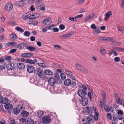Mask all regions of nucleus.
Here are the masks:
<instances>
[{
	"mask_svg": "<svg viewBox=\"0 0 124 124\" xmlns=\"http://www.w3.org/2000/svg\"><path fill=\"white\" fill-rule=\"evenodd\" d=\"M35 71V73L36 75H38L40 78H44L45 76L44 73L41 69L39 68L36 69Z\"/></svg>",
	"mask_w": 124,
	"mask_h": 124,
	"instance_id": "nucleus-1",
	"label": "nucleus"
},
{
	"mask_svg": "<svg viewBox=\"0 0 124 124\" xmlns=\"http://www.w3.org/2000/svg\"><path fill=\"white\" fill-rule=\"evenodd\" d=\"M75 66L78 70L83 73H87L88 72V70L81 64L76 63L75 64Z\"/></svg>",
	"mask_w": 124,
	"mask_h": 124,
	"instance_id": "nucleus-2",
	"label": "nucleus"
},
{
	"mask_svg": "<svg viewBox=\"0 0 124 124\" xmlns=\"http://www.w3.org/2000/svg\"><path fill=\"white\" fill-rule=\"evenodd\" d=\"M13 8V4L11 2H9L7 3L5 5L4 7L5 10L8 12L11 11Z\"/></svg>",
	"mask_w": 124,
	"mask_h": 124,
	"instance_id": "nucleus-3",
	"label": "nucleus"
},
{
	"mask_svg": "<svg viewBox=\"0 0 124 124\" xmlns=\"http://www.w3.org/2000/svg\"><path fill=\"white\" fill-rule=\"evenodd\" d=\"M78 94V96L81 98L85 97L86 95V93L85 90H83L81 87L80 89L79 88L78 89L77 92Z\"/></svg>",
	"mask_w": 124,
	"mask_h": 124,
	"instance_id": "nucleus-4",
	"label": "nucleus"
},
{
	"mask_svg": "<svg viewBox=\"0 0 124 124\" xmlns=\"http://www.w3.org/2000/svg\"><path fill=\"white\" fill-rule=\"evenodd\" d=\"M52 22V19L49 17L44 20L42 22V23L44 25H48L51 24Z\"/></svg>",
	"mask_w": 124,
	"mask_h": 124,
	"instance_id": "nucleus-5",
	"label": "nucleus"
},
{
	"mask_svg": "<svg viewBox=\"0 0 124 124\" xmlns=\"http://www.w3.org/2000/svg\"><path fill=\"white\" fill-rule=\"evenodd\" d=\"M5 108L8 110V112H10L12 110L13 108V105L11 104L8 103L6 104L5 106Z\"/></svg>",
	"mask_w": 124,
	"mask_h": 124,
	"instance_id": "nucleus-6",
	"label": "nucleus"
},
{
	"mask_svg": "<svg viewBox=\"0 0 124 124\" xmlns=\"http://www.w3.org/2000/svg\"><path fill=\"white\" fill-rule=\"evenodd\" d=\"M81 104L83 106L87 105L88 103L87 99L85 97L81 98Z\"/></svg>",
	"mask_w": 124,
	"mask_h": 124,
	"instance_id": "nucleus-7",
	"label": "nucleus"
},
{
	"mask_svg": "<svg viewBox=\"0 0 124 124\" xmlns=\"http://www.w3.org/2000/svg\"><path fill=\"white\" fill-rule=\"evenodd\" d=\"M50 118L48 115H46L44 116L42 118L43 122L46 123H49L50 121Z\"/></svg>",
	"mask_w": 124,
	"mask_h": 124,
	"instance_id": "nucleus-8",
	"label": "nucleus"
},
{
	"mask_svg": "<svg viewBox=\"0 0 124 124\" xmlns=\"http://www.w3.org/2000/svg\"><path fill=\"white\" fill-rule=\"evenodd\" d=\"M6 67L8 70H12L15 68V64L13 63H9L7 65H6Z\"/></svg>",
	"mask_w": 124,
	"mask_h": 124,
	"instance_id": "nucleus-9",
	"label": "nucleus"
},
{
	"mask_svg": "<svg viewBox=\"0 0 124 124\" xmlns=\"http://www.w3.org/2000/svg\"><path fill=\"white\" fill-rule=\"evenodd\" d=\"M27 71L29 73H32L35 71V68L32 66H28L27 69Z\"/></svg>",
	"mask_w": 124,
	"mask_h": 124,
	"instance_id": "nucleus-10",
	"label": "nucleus"
},
{
	"mask_svg": "<svg viewBox=\"0 0 124 124\" xmlns=\"http://www.w3.org/2000/svg\"><path fill=\"white\" fill-rule=\"evenodd\" d=\"M33 54L32 53H23L22 54L21 56L23 57H31L33 56Z\"/></svg>",
	"mask_w": 124,
	"mask_h": 124,
	"instance_id": "nucleus-11",
	"label": "nucleus"
},
{
	"mask_svg": "<svg viewBox=\"0 0 124 124\" xmlns=\"http://www.w3.org/2000/svg\"><path fill=\"white\" fill-rule=\"evenodd\" d=\"M95 94L93 91L88 92L87 93V96L90 101H92V98H93L95 97Z\"/></svg>",
	"mask_w": 124,
	"mask_h": 124,
	"instance_id": "nucleus-12",
	"label": "nucleus"
},
{
	"mask_svg": "<svg viewBox=\"0 0 124 124\" xmlns=\"http://www.w3.org/2000/svg\"><path fill=\"white\" fill-rule=\"evenodd\" d=\"M94 14L91 13L89 14L88 16H87L84 20L85 22H87L91 19L94 18Z\"/></svg>",
	"mask_w": 124,
	"mask_h": 124,
	"instance_id": "nucleus-13",
	"label": "nucleus"
},
{
	"mask_svg": "<svg viewBox=\"0 0 124 124\" xmlns=\"http://www.w3.org/2000/svg\"><path fill=\"white\" fill-rule=\"evenodd\" d=\"M48 84L50 85H53L55 84V80L54 78H51L48 80Z\"/></svg>",
	"mask_w": 124,
	"mask_h": 124,
	"instance_id": "nucleus-14",
	"label": "nucleus"
},
{
	"mask_svg": "<svg viewBox=\"0 0 124 124\" xmlns=\"http://www.w3.org/2000/svg\"><path fill=\"white\" fill-rule=\"evenodd\" d=\"M0 100L1 102L4 104L7 103L8 101V100L7 98L6 97L3 98L1 95H0Z\"/></svg>",
	"mask_w": 124,
	"mask_h": 124,
	"instance_id": "nucleus-15",
	"label": "nucleus"
},
{
	"mask_svg": "<svg viewBox=\"0 0 124 124\" xmlns=\"http://www.w3.org/2000/svg\"><path fill=\"white\" fill-rule=\"evenodd\" d=\"M25 62L29 63L30 64H34L36 62H37V60L36 59H34L33 60L30 59H27L25 60Z\"/></svg>",
	"mask_w": 124,
	"mask_h": 124,
	"instance_id": "nucleus-16",
	"label": "nucleus"
},
{
	"mask_svg": "<svg viewBox=\"0 0 124 124\" xmlns=\"http://www.w3.org/2000/svg\"><path fill=\"white\" fill-rule=\"evenodd\" d=\"M91 119L89 117H87L84 119L82 120L84 124H89Z\"/></svg>",
	"mask_w": 124,
	"mask_h": 124,
	"instance_id": "nucleus-17",
	"label": "nucleus"
},
{
	"mask_svg": "<svg viewBox=\"0 0 124 124\" xmlns=\"http://www.w3.org/2000/svg\"><path fill=\"white\" fill-rule=\"evenodd\" d=\"M116 102L120 105H121L122 103L124 102V100L120 99L119 97H116Z\"/></svg>",
	"mask_w": 124,
	"mask_h": 124,
	"instance_id": "nucleus-18",
	"label": "nucleus"
},
{
	"mask_svg": "<svg viewBox=\"0 0 124 124\" xmlns=\"http://www.w3.org/2000/svg\"><path fill=\"white\" fill-rule=\"evenodd\" d=\"M112 15V13L110 11H108L107 13H106L105 14V17L104 18V20L105 21H107L108 19L109 18L111 15Z\"/></svg>",
	"mask_w": 124,
	"mask_h": 124,
	"instance_id": "nucleus-19",
	"label": "nucleus"
},
{
	"mask_svg": "<svg viewBox=\"0 0 124 124\" xmlns=\"http://www.w3.org/2000/svg\"><path fill=\"white\" fill-rule=\"evenodd\" d=\"M18 66V69L20 70L23 69L25 67V65L23 63H19L17 64Z\"/></svg>",
	"mask_w": 124,
	"mask_h": 124,
	"instance_id": "nucleus-20",
	"label": "nucleus"
},
{
	"mask_svg": "<svg viewBox=\"0 0 124 124\" xmlns=\"http://www.w3.org/2000/svg\"><path fill=\"white\" fill-rule=\"evenodd\" d=\"M71 83V80L69 78H68L64 82V84L67 86H68L70 85Z\"/></svg>",
	"mask_w": 124,
	"mask_h": 124,
	"instance_id": "nucleus-21",
	"label": "nucleus"
},
{
	"mask_svg": "<svg viewBox=\"0 0 124 124\" xmlns=\"http://www.w3.org/2000/svg\"><path fill=\"white\" fill-rule=\"evenodd\" d=\"M26 44L25 43H23L18 45V47L20 49H23L26 46Z\"/></svg>",
	"mask_w": 124,
	"mask_h": 124,
	"instance_id": "nucleus-22",
	"label": "nucleus"
},
{
	"mask_svg": "<svg viewBox=\"0 0 124 124\" xmlns=\"http://www.w3.org/2000/svg\"><path fill=\"white\" fill-rule=\"evenodd\" d=\"M6 67V64L4 62L1 63L0 64V70L5 69Z\"/></svg>",
	"mask_w": 124,
	"mask_h": 124,
	"instance_id": "nucleus-23",
	"label": "nucleus"
},
{
	"mask_svg": "<svg viewBox=\"0 0 124 124\" xmlns=\"http://www.w3.org/2000/svg\"><path fill=\"white\" fill-rule=\"evenodd\" d=\"M13 111L15 114L17 115L19 113L20 110L19 108H17L13 109Z\"/></svg>",
	"mask_w": 124,
	"mask_h": 124,
	"instance_id": "nucleus-24",
	"label": "nucleus"
},
{
	"mask_svg": "<svg viewBox=\"0 0 124 124\" xmlns=\"http://www.w3.org/2000/svg\"><path fill=\"white\" fill-rule=\"evenodd\" d=\"M101 54L103 55H105L106 52L105 50L102 47H101L100 48Z\"/></svg>",
	"mask_w": 124,
	"mask_h": 124,
	"instance_id": "nucleus-25",
	"label": "nucleus"
},
{
	"mask_svg": "<svg viewBox=\"0 0 124 124\" xmlns=\"http://www.w3.org/2000/svg\"><path fill=\"white\" fill-rule=\"evenodd\" d=\"M37 116L40 118L43 115L44 112L41 110H39L37 112Z\"/></svg>",
	"mask_w": 124,
	"mask_h": 124,
	"instance_id": "nucleus-26",
	"label": "nucleus"
},
{
	"mask_svg": "<svg viewBox=\"0 0 124 124\" xmlns=\"http://www.w3.org/2000/svg\"><path fill=\"white\" fill-rule=\"evenodd\" d=\"M71 86L72 87L71 88H73V89H75L77 87V85L76 82L75 81L71 82Z\"/></svg>",
	"mask_w": 124,
	"mask_h": 124,
	"instance_id": "nucleus-27",
	"label": "nucleus"
},
{
	"mask_svg": "<svg viewBox=\"0 0 124 124\" xmlns=\"http://www.w3.org/2000/svg\"><path fill=\"white\" fill-rule=\"evenodd\" d=\"M45 73L47 75H51L52 74L53 72L51 70L47 69L46 70Z\"/></svg>",
	"mask_w": 124,
	"mask_h": 124,
	"instance_id": "nucleus-28",
	"label": "nucleus"
},
{
	"mask_svg": "<svg viewBox=\"0 0 124 124\" xmlns=\"http://www.w3.org/2000/svg\"><path fill=\"white\" fill-rule=\"evenodd\" d=\"M10 38L11 39L15 40L17 39L16 35L15 33H13L10 36Z\"/></svg>",
	"mask_w": 124,
	"mask_h": 124,
	"instance_id": "nucleus-29",
	"label": "nucleus"
},
{
	"mask_svg": "<svg viewBox=\"0 0 124 124\" xmlns=\"http://www.w3.org/2000/svg\"><path fill=\"white\" fill-rule=\"evenodd\" d=\"M27 124H33L34 121L31 118H28L26 121Z\"/></svg>",
	"mask_w": 124,
	"mask_h": 124,
	"instance_id": "nucleus-30",
	"label": "nucleus"
},
{
	"mask_svg": "<svg viewBox=\"0 0 124 124\" xmlns=\"http://www.w3.org/2000/svg\"><path fill=\"white\" fill-rule=\"evenodd\" d=\"M21 114L23 116L26 117L29 115V113L26 111H23L22 112Z\"/></svg>",
	"mask_w": 124,
	"mask_h": 124,
	"instance_id": "nucleus-31",
	"label": "nucleus"
},
{
	"mask_svg": "<svg viewBox=\"0 0 124 124\" xmlns=\"http://www.w3.org/2000/svg\"><path fill=\"white\" fill-rule=\"evenodd\" d=\"M26 48L31 51H34L35 49V48L34 47L31 46H27Z\"/></svg>",
	"mask_w": 124,
	"mask_h": 124,
	"instance_id": "nucleus-32",
	"label": "nucleus"
},
{
	"mask_svg": "<svg viewBox=\"0 0 124 124\" xmlns=\"http://www.w3.org/2000/svg\"><path fill=\"white\" fill-rule=\"evenodd\" d=\"M15 29L16 30L20 32L21 33H22L24 31V30L23 29L18 26H17Z\"/></svg>",
	"mask_w": 124,
	"mask_h": 124,
	"instance_id": "nucleus-33",
	"label": "nucleus"
},
{
	"mask_svg": "<svg viewBox=\"0 0 124 124\" xmlns=\"http://www.w3.org/2000/svg\"><path fill=\"white\" fill-rule=\"evenodd\" d=\"M85 0H78L76 4L79 5L82 4L84 3Z\"/></svg>",
	"mask_w": 124,
	"mask_h": 124,
	"instance_id": "nucleus-34",
	"label": "nucleus"
},
{
	"mask_svg": "<svg viewBox=\"0 0 124 124\" xmlns=\"http://www.w3.org/2000/svg\"><path fill=\"white\" fill-rule=\"evenodd\" d=\"M65 71L67 75L69 76H72V73L66 69H65Z\"/></svg>",
	"mask_w": 124,
	"mask_h": 124,
	"instance_id": "nucleus-35",
	"label": "nucleus"
},
{
	"mask_svg": "<svg viewBox=\"0 0 124 124\" xmlns=\"http://www.w3.org/2000/svg\"><path fill=\"white\" fill-rule=\"evenodd\" d=\"M30 32L28 31H26L24 32L23 33V35L29 37L30 35Z\"/></svg>",
	"mask_w": 124,
	"mask_h": 124,
	"instance_id": "nucleus-36",
	"label": "nucleus"
},
{
	"mask_svg": "<svg viewBox=\"0 0 124 124\" xmlns=\"http://www.w3.org/2000/svg\"><path fill=\"white\" fill-rule=\"evenodd\" d=\"M61 76L62 80H64L66 78V77L65 75L63 73H61Z\"/></svg>",
	"mask_w": 124,
	"mask_h": 124,
	"instance_id": "nucleus-37",
	"label": "nucleus"
},
{
	"mask_svg": "<svg viewBox=\"0 0 124 124\" xmlns=\"http://www.w3.org/2000/svg\"><path fill=\"white\" fill-rule=\"evenodd\" d=\"M73 33L74 32L73 31H70L69 32L68 34H66L67 38L70 37Z\"/></svg>",
	"mask_w": 124,
	"mask_h": 124,
	"instance_id": "nucleus-38",
	"label": "nucleus"
},
{
	"mask_svg": "<svg viewBox=\"0 0 124 124\" xmlns=\"http://www.w3.org/2000/svg\"><path fill=\"white\" fill-rule=\"evenodd\" d=\"M116 111L118 115H123V111L121 110H117Z\"/></svg>",
	"mask_w": 124,
	"mask_h": 124,
	"instance_id": "nucleus-39",
	"label": "nucleus"
},
{
	"mask_svg": "<svg viewBox=\"0 0 124 124\" xmlns=\"http://www.w3.org/2000/svg\"><path fill=\"white\" fill-rule=\"evenodd\" d=\"M28 17V15L27 13L23 15V19L24 20L26 19Z\"/></svg>",
	"mask_w": 124,
	"mask_h": 124,
	"instance_id": "nucleus-40",
	"label": "nucleus"
},
{
	"mask_svg": "<svg viewBox=\"0 0 124 124\" xmlns=\"http://www.w3.org/2000/svg\"><path fill=\"white\" fill-rule=\"evenodd\" d=\"M54 48L56 50H58L59 49H60L61 46L59 45H55L54 46Z\"/></svg>",
	"mask_w": 124,
	"mask_h": 124,
	"instance_id": "nucleus-41",
	"label": "nucleus"
},
{
	"mask_svg": "<svg viewBox=\"0 0 124 124\" xmlns=\"http://www.w3.org/2000/svg\"><path fill=\"white\" fill-rule=\"evenodd\" d=\"M59 38L60 39H62L64 38L65 39L67 38L66 34L62 35L59 36Z\"/></svg>",
	"mask_w": 124,
	"mask_h": 124,
	"instance_id": "nucleus-42",
	"label": "nucleus"
},
{
	"mask_svg": "<svg viewBox=\"0 0 124 124\" xmlns=\"http://www.w3.org/2000/svg\"><path fill=\"white\" fill-rule=\"evenodd\" d=\"M86 12L85 9L84 8H81L78 12L79 13H81L84 12Z\"/></svg>",
	"mask_w": 124,
	"mask_h": 124,
	"instance_id": "nucleus-43",
	"label": "nucleus"
},
{
	"mask_svg": "<svg viewBox=\"0 0 124 124\" xmlns=\"http://www.w3.org/2000/svg\"><path fill=\"white\" fill-rule=\"evenodd\" d=\"M120 58L118 57H116L114 58V61L116 62H118L120 61Z\"/></svg>",
	"mask_w": 124,
	"mask_h": 124,
	"instance_id": "nucleus-44",
	"label": "nucleus"
},
{
	"mask_svg": "<svg viewBox=\"0 0 124 124\" xmlns=\"http://www.w3.org/2000/svg\"><path fill=\"white\" fill-rule=\"evenodd\" d=\"M75 19H76V18H75V17H69V19L72 21L74 22L76 21Z\"/></svg>",
	"mask_w": 124,
	"mask_h": 124,
	"instance_id": "nucleus-45",
	"label": "nucleus"
},
{
	"mask_svg": "<svg viewBox=\"0 0 124 124\" xmlns=\"http://www.w3.org/2000/svg\"><path fill=\"white\" fill-rule=\"evenodd\" d=\"M28 18L30 19H34L35 18V17H34V14L30 16Z\"/></svg>",
	"mask_w": 124,
	"mask_h": 124,
	"instance_id": "nucleus-46",
	"label": "nucleus"
},
{
	"mask_svg": "<svg viewBox=\"0 0 124 124\" xmlns=\"http://www.w3.org/2000/svg\"><path fill=\"white\" fill-rule=\"evenodd\" d=\"M104 108L105 111L107 112H109V107L107 105H105L104 107Z\"/></svg>",
	"mask_w": 124,
	"mask_h": 124,
	"instance_id": "nucleus-47",
	"label": "nucleus"
},
{
	"mask_svg": "<svg viewBox=\"0 0 124 124\" xmlns=\"http://www.w3.org/2000/svg\"><path fill=\"white\" fill-rule=\"evenodd\" d=\"M59 28L61 30H63L64 29L65 26L64 25L62 24L59 26Z\"/></svg>",
	"mask_w": 124,
	"mask_h": 124,
	"instance_id": "nucleus-48",
	"label": "nucleus"
},
{
	"mask_svg": "<svg viewBox=\"0 0 124 124\" xmlns=\"http://www.w3.org/2000/svg\"><path fill=\"white\" fill-rule=\"evenodd\" d=\"M26 0H21L22 1H20L18 2L19 3V4H20V6H23L24 5V4L23 3V2L25 1Z\"/></svg>",
	"mask_w": 124,
	"mask_h": 124,
	"instance_id": "nucleus-49",
	"label": "nucleus"
},
{
	"mask_svg": "<svg viewBox=\"0 0 124 124\" xmlns=\"http://www.w3.org/2000/svg\"><path fill=\"white\" fill-rule=\"evenodd\" d=\"M38 65L42 67H45L46 66L45 64L43 63H38Z\"/></svg>",
	"mask_w": 124,
	"mask_h": 124,
	"instance_id": "nucleus-50",
	"label": "nucleus"
},
{
	"mask_svg": "<svg viewBox=\"0 0 124 124\" xmlns=\"http://www.w3.org/2000/svg\"><path fill=\"white\" fill-rule=\"evenodd\" d=\"M26 119L24 118H22L20 119V121L21 122L23 123L25 122Z\"/></svg>",
	"mask_w": 124,
	"mask_h": 124,
	"instance_id": "nucleus-51",
	"label": "nucleus"
},
{
	"mask_svg": "<svg viewBox=\"0 0 124 124\" xmlns=\"http://www.w3.org/2000/svg\"><path fill=\"white\" fill-rule=\"evenodd\" d=\"M82 89L83 90H85V91H86V90L87 88L85 85H82Z\"/></svg>",
	"mask_w": 124,
	"mask_h": 124,
	"instance_id": "nucleus-52",
	"label": "nucleus"
},
{
	"mask_svg": "<svg viewBox=\"0 0 124 124\" xmlns=\"http://www.w3.org/2000/svg\"><path fill=\"white\" fill-rule=\"evenodd\" d=\"M113 120L115 122H117L118 120V118H117L116 117L114 116L113 117Z\"/></svg>",
	"mask_w": 124,
	"mask_h": 124,
	"instance_id": "nucleus-53",
	"label": "nucleus"
},
{
	"mask_svg": "<svg viewBox=\"0 0 124 124\" xmlns=\"http://www.w3.org/2000/svg\"><path fill=\"white\" fill-rule=\"evenodd\" d=\"M83 16V15L82 14H81L77 15L75 17V18H82Z\"/></svg>",
	"mask_w": 124,
	"mask_h": 124,
	"instance_id": "nucleus-54",
	"label": "nucleus"
},
{
	"mask_svg": "<svg viewBox=\"0 0 124 124\" xmlns=\"http://www.w3.org/2000/svg\"><path fill=\"white\" fill-rule=\"evenodd\" d=\"M114 44L118 46L121 44V43L120 42H118L116 41H114Z\"/></svg>",
	"mask_w": 124,
	"mask_h": 124,
	"instance_id": "nucleus-55",
	"label": "nucleus"
},
{
	"mask_svg": "<svg viewBox=\"0 0 124 124\" xmlns=\"http://www.w3.org/2000/svg\"><path fill=\"white\" fill-rule=\"evenodd\" d=\"M91 28L92 29H95L96 28L95 24H94L91 25Z\"/></svg>",
	"mask_w": 124,
	"mask_h": 124,
	"instance_id": "nucleus-56",
	"label": "nucleus"
},
{
	"mask_svg": "<svg viewBox=\"0 0 124 124\" xmlns=\"http://www.w3.org/2000/svg\"><path fill=\"white\" fill-rule=\"evenodd\" d=\"M121 7L122 8H124V0H122Z\"/></svg>",
	"mask_w": 124,
	"mask_h": 124,
	"instance_id": "nucleus-57",
	"label": "nucleus"
},
{
	"mask_svg": "<svg viewBox=\"0 0 124 124\" xmlns=\"http://www.w3.org/2000/svg\"><path fill=\"white\" fill-rule=\"evenodd\" d=\"M107 116L109 120H111L112 119V117H111V114L110 113H107Z\"/></svg>",
	"mask_w": 124,
	"mask_h": 124,
	"instance_id": "nucleus-58",
	"label": "nucleus"
},
{
	"mask_svg": "<svg viewBox=\"0 0 124 124\" xmlns=\"http://www.w3.org/2000/svg\"><path fill=\"white\" fill-rule=\"evenodd\" d=\"M118 118L119 120H121L123 119V115H118Z\"/></svg>",
	"mask_w": 124,
	"mask_h": 124,
	"instance_id": "nucleus-59",
	"label": "nucleus"
},
{
	"mask_svg": "<svg viewBox=\"0 0 124 124\" xmlns=\"http://www.w3.org/2000/svg\"><path fill=\"white\" fill-rule=\"evenodd\" d=\"M30 39L31 41H33L35 40V37L34 36H32L31 37Z\"/></svg>",
	"mask_w": 124,
	"mask_h": 124,
	"instance_id": "nucleus-60",
	"label": "nucleus"
},
{
	"mask_svg": "<svg viewBox=\"0 0 124 124\" xmlns=\"http://www.w3.org/2000/svg\"><path fill=\"white\" fill-rule=\"evenodd\" d=\"M100 32V30L99 29H96L95 31V32L96 33V34H98Z\"/></svg>",
	"mask_w": 124,
	"mask_h": 124,
	"instance_id": "nucleus-61",
	"label": "nucleus"
},
{
	"mask_svg": "<svg viewBox=\"0 0 124 124\" xmlns=\"http://www.w3.org/2000/svg\"><path fill=\"white\" fill-rule=\"evenodd\" d=\"M16 51V50L15 49H12L10 51V52L11 53H13L15 52Z\"/></svg>",
	"mask_w": 124,
	"mask_h": 124,
	"instance_id": "nucleus-62",
	"label": "nucleus"
},
{
	"mask_svg": "<svg viewBox=\"0 0 124 124\" xmlns=\"http://www.w3.org/2000/svg\"><path fill=\"white\" fill-rule=\"evenodd\" d=\"M47 28L50 30H53L54 28V26L53 25H51L49 27H48Z\"/></svg>",
	"mask_w": 124,
	"mask_h": 124,
	"instance_id": "nucleus-63",
	"label": "nucleus"
},
{
	"mask_svg": "<svg viewBox=\"0 0 124 124\" xmlns=\"http://www.w3.org/2000/svg\"><path fill=\"white\" fill-rule=\"evenodd\" d=\"M113 106L116 111L117 110H118V106L117 105L113 104Z\"/></svg>",
	"mask_w": 124,
	"mask_h": 124,
	"instance_id": "nucleus-64",
	"label": "nucleus"
}]
</instances>
